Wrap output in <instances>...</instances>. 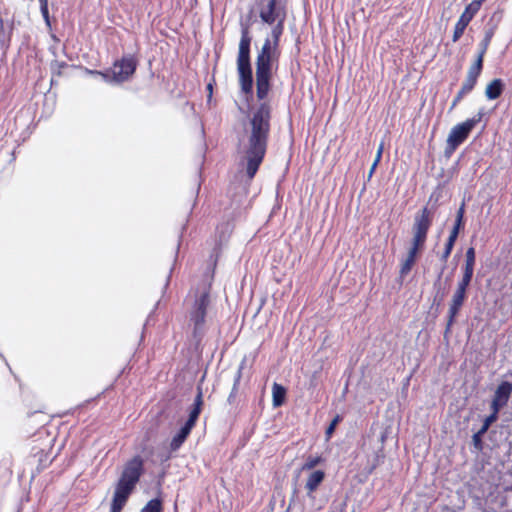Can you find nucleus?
I'll return each mask as SVG.
<instances>
[{"instance_id": "f257e3e1", "label": "nucleus", "mask_w": 512, "mask_h": 512, "mask_svg": "<svg viewBox=\"0 0 512 512\" xmlns=\"http://www.w3.org/2000/svg\"><path fill=\"white\" fill-rule=\"evenodd\" d=\"M213 279L214 269L207 279L193 290V301L188 309L189 343L196 352L202 350V342L207 331L206 324L208 310L211 306Z\"/></svg>"}, {"instance_id": "f03ea898", "label": "nucleus", "mask_w": 512, "mask_h": 512, "mask_svg": "<svg viewBox=\"0 0 512 512\" xmlns=\"http://www.w3.org/2000/svg\"><path fill=\"white\" fill-rule=\"evenodd\" d=\"M284 15L278 18L271 35L273 41L266 39L256 57V96L258 100L266 99L271 90L273 62H277L280 37L284 32Z\"/></svg>"}, {"instance_id": "7ed1b4c3", "label": "nucleus", "mask_w": 512, "mask_h": 512, "mask_svg": "<svg viewBox=\"0 0 512 512\" xmlns=\"http://www.w3.org/2000/svg\"><path fill=\"white\" fill-rule=\"evenodd\" d=\"M433 215L427 206L423 207L415 216L412 226V241L407 255L400 263L399 276L405 278L417 262L419 254L425 247L428 232L432 226Z\"/></svg>"}, {"instance_id": "20e7f679", "label": "nucleus", "mask_w": 512, "mask_h": 512, "mask_svg": "<svg viewBox=\"0 0 512 512\" xmlns=\"http://www.w3.org/2000/svg\"><path fill=\"white\" fill-rule=\"evenodd\" d=\"M251 37L248 28H243L239 42L237 56V71L239 75V85L245 95H251L253 92V74L250 61Z\"/></svg>"}, {"instance_id": "39448f33", "label": "nucleus", "mask_w": 512, "mask_h": 512, "mask_svg": "<svg viewBox=\"0 0 512 512\" xmlns=\"http://www.w3.org/2000/svg\"><path fill=\"white\" fill-rule=\"evenodd\" d=\"M268 148V141L245 137L242 147V163L247 177L252 180L264 161Z\"/></svg>"}, {"instance_id": "423d86ee", "label": "nucleus", "mask_w": 512, "mask_h": 512, "mask_svg": "<svg viewBox=\"0 0 512 512\" xmlns=\"http://www.w3.org/2000/svg\"><path fill=\"white\" fill-rule=\"evenodd\" d=\"M268 148V141L245 137L242 147V163L247 177L252 180L264 161Z\"/></svg>"}, {"instance_id": "0eeeda50", "label": "nucleus", "mask_w": 512, "mask_h": 512, "mask_svg": "<svg viewBox=\"0 0 512 512\" xmlns=\"http://www.w3.org/2000/svg\"><path fill=\"white\" fill-rule=\"evenodd\" d=\"M261 101L249 119L248 127L245 130V137H253L269 142L272 107L265 99Z\"/></svg>"}, {"instance_id": "6e6552de", "label": "nucleus", "mask_w": 512, "mask_h": 512, "mask_svg": "<svg viewBox=\"0 0 512 512\" xmlns=\"http://www.w3.org/2000/svg\"><path fill=\"white\" fill-rule=\"evenodd\" d=\"M204 404L202 389L198 388V393L194 399V403L189 412V417L185 424L180 428V430L173 436L170 441L169 447L171 451H177L183 443L186 441L188 436L190 435L192 429L195 427L196 422L199 418V415L202 411V407Z\"/></svg>"}, {"instance_id": "1a4fd4ad", "label": "nucleus", "mask_w": 512, "mask_h": 512, "mask_svg": "<svg viewBox=\"0 0 512 512\" xmlns=\"http://www.w3.org/2000/svg\"><path fill=\"white\" fill-rule=\"evenodd\" d=\"M481 117L482 115L478 114L477 116L469 118L464 122L455 125L451 129L446 141V156L452 155L456 149L467 140L471 131L480 122Z\"/></svg>"}, {"instance_id": "9d476101", "label": "nucleus", "mask_w": 512, "mask_h": 512, "mask_svg": "<svg viewBox=\"0 0 512 512\" xmlns=\"http://www.w3.org/2000/svg\"><path fill=\"white\" fill-rule=\"evenodd\" d=\"M144 471L143 458L140 455H135L125 463L116 485L133 491Z\"/></svg>"}, {"instance_id": "9b49d317", "label": "nucleus", "mask_w": 512, "mask_h": 512, "mask_svg": "<svg viewBox=\"0 0 512 512\" xmlns=\"http://www.w3.org/2000/svg\"><path fill=\"white\" fill-rule=\"evenodd\" d=\"M482 70L483 65L480 64V61H474V63L469 67L466 78L452 101L450 111L455 109L461 100L475 88Z\"/></svg>"}, {"instance_id": "f8f14e48", "label": "nucleus", "mask_w": 512, "mask_h": 512, "mask_svg": "<svg viewBox=\"0 0 512 512\" xmlns=\"http://www.w3.org/2000/svg\"><path fill=\"white\" fill-rule=\"evenodd\" d=\"M138 61L135 56H123L120 60L114 62L113 78L117 82L127 81L136 71Z\"/></svg>"}, {"instance_id": "ddd939ff", "label": "nucleus", "mask_w": 512, "mask_h": 512, "mask_svg": "<svg viewBox=\"0 0 512 512\" xmlns=\"http://www.w3.org/2000/svg\"><path fill=\"white\" fill-rule=\"evenodd\" d=\"M282 15L286 17V9L282 0H267V4L263 5L259 11L261 20L269 25L275 23Z\"/></svg>"}, {"instance_id": "4468645a", "label": "nucleus", "mask_w": 512, "mask_h": 512, "mask_svg": "<svg viewBox=\"0 0 512 512\" xmlns=\"http://www.w3.org/2000/svg\"><path fill=\"white\" fill-rule=\"evenodd\" d=\"M467 298V291L456 288L452 299L449 303L448 319L445 329V333L450 332L452 325L455 322L457 315L459 314L465 300Z\"/></svg>"}, {"instance_id": "2eb2a0df", "label": "nucleus", "mask_w": 512, "mask_h": 512, "mask_svg": "<svg viewBox=\"0 0 512 512\" xmlns=\"http://www.w3.org/2000/svg\"><path fill=\"white\" fill-rule=\"evenodd\" d=\"M133 491L124 487L116 485L110 512H121L126 505L129 496Z\"/></svg>"}, {"instance_id": "dca6fc26", "label": "nucleus", "mask_w": 512, "mask_h": 512, "mask_svg": "<svg viewBox=\"0 0 512 512\" xmlns=\"http://www.w3.org/2000/svg\"><path fill=\"white\" fill-rule=\"evenodd\" d=\"M504 83L502 79L496 78L489 82L485 88V96L488 100L498 99L504 91Z\"/></svg>"}, {"instance_id": "f3484780", "label": "nucleus", "mask_w": 512, "mask_h": 512, "mask_svg": "<svg viewBox=\"0 0 512 512\" xmlns=\"http://www.w3.org/2000/svg\"><path fill=\"white\" fill-rule=\"evenodd\" d=\"M325 479V472L323 470H314L312 473L309 474L306 483H305V489L307 490V493L310 495L314 493L320 484Z\"/></svg>"}, {"instance_id": "a211bd4d", "label": "nucleus", "mask_w": 512, "mask_h": 512, "mask_svg": "<svg viewBox=\"0 0 512 512\" xmlns=\"http://www.w3.org/2000/svg\"><path fill=\"white\" fill-rule=\"evenodd\" d=\"M511 394H512V383L508 382V381H503L498 385L493 398L497 401L502 402V404L507 405Z\"/></svg>"}, {"instance_id": "6ab92c4d", "label": "nucleus", "mask_w": 512, "mask_h": 512, "mask_svg": "<svg viewBox=\"0 0 512 512\" xmlns=\"http://www.w3.org/2000/svg\"><path fill=\"white\" fill-rule=\"evenodd\" d=\"M481 4H479V1L473 0L471 3H469L463 13L460 15L459 19H461L463 22L469 23L472 21V19L475 17V15L479 12L481 8Z\"/></svg>"}, {"instance_id": "aec40b11", "label": "nucleus", "mask_w": 512, "mask_h": 512, "mask_svg": "<svg viewBox=\"0 0 512 512\" xmlns=\"http://www.w3.org/2000/svg\"><path fill=\"white\" fill-rule=\"evenodd\" d=\"M286 389L281 384L274 383L272 386V402L274 407H280L284 404Z\"/></svg>"}, {"instance_id": "412c9836", "label": "nucleus", "mask_w": 512, "mask_h": 512, "mask_svg": "<svg viewBox=\"0 0 512 512\" xmlns=\"http://www.w3.org/2000/svg\"><path fill=\"white\" fill-rule=\"evenodd\" d=\"M492 37H493V32L490 31V32H487L485 37L483 38V40L481 41L480 43V50L478 52V55H477V58L475 61H480V64L483 65V62H484V56L489 48V45L491 43V40H492Z\"/></svg>"}, {"instance_id": "4be33fe9", "label": "nucleus", "mask_w": 512, "mask_h": 512, "mask_svg": "<svg viewBox=\"0 0 512 512\" xmlns=\"http://www.w3.org/2000/svg\"><path fill=\"white\" fill-rule=\"evenodd\" d=\"M325 459L321 455H309L303 465L301 466V471H309L314 469L319 464L323 463Z\"/></svg>"}, {"instance_id": "5701e85b", "label": "nucleus", "mask_w": 512, "mask_h": 512, "mask_svg": "<svg viewBox=\"0 0 512 512\" xmlns=\"http://www.w3.org/2000/svg\"><path fill=\"white\" fill-rule=\"evenodd\" d=\"M140 512H163L161 499L154 498L149 500Z\"/></svg>"}, {"instance_id": "b1692460", "label": "nucleus", "mask_w": 512, "mask_h": 512, "mask_svg": "<svg viewBox=\"0 0 512 512\" xmlns=\"http://www.w3.org/2000/svg\"><path fill=\"white\" fill-rule=\"evenodd\" d=\"M473 273L474 271L473 270H468V269H463V275H462V278L461 280L458 282L457 284V287L456 288H459V289H462V290H465L467 291L468 290V287L471 283V280L473 278Z\"/></svg>"}, {"instance_id": "393cba45", "label": "nucleus", "mask_w": 512, "mask_h": 512, "mask_svg": "<svg viewBox=\"0 0 512 512\" xmlns=\"http://www.w3.org/2000/svg\"><path fill=\"white\" fill-rule=\"evenodd\" d=\"M476 253L474 247H469L465 254V264L463 269L473 270L475 266Z\"/></svg>"}, {"instance_id": "a878e982", "label": "nucleus", "mask_w": 512, "mask_h": 512, "mask_svg": "<svg viewBox=\"0 0 512 512\" xmlns=\"http://www.w3.org/2000/svg\"><path fill=\"white\" fill-rule=\"evenodd\" d=\"M467 26H468L467 23L463 22L461 19H458V21L455 24L453 35H452L453 42H457L462 37Z\"/></svg>"}, {"instance_id": "bb28decb", "label": "nucleus", "mask_w": 512, "mask_h": 512, "mask_svg": "<svg viewBox=\"0 0 512 512\" xmlns=\"http://www.w3.org/2000/svg\"><path fill=\"white\" fill-rule=\"evenodd\" d=\"M68 67V64L64 61H54L51 64V70L54 76L61 77L63 70Z\"/></svg>"}, {"instance_id": "cd10ccee", "label": "nucleus", "mask_w": 512, "mask_h": 512, "mask_svg": "<svg viewBox=\"0 0 512 512\" xmlns=\"http://www.w3.org/2000/svg\"><path fill=\"white\" fill-rule=\"evenodd\" d=\"M341 421H342V417H341L340 415H338V414H337V415L334 417V419L331 421V423L329 424V426L327 427V429H326V431H325V436H326V439H327V440H329V439L332 437V435H333V433H334V431H335L336 426H337V425H338V423H339V422H341Z\"/></svg>"}, {"instance_id": "c85d7f7f", "label": "nucleus", "mask_w": 512, "mask_h": 512, "mask_svg": "<svg viewBox=\"0 0 512 512\" xmlns=\"http://www.w3.org/2000/svg\"><path fill=\"white\" fill-rule=\"evenodd\" d=\"M498 416L495 415V413H491L489 416H487L483 422V425L480 429V433H486V431L489 429L492 423H494L497 420Z\"/></svg>"}, {"instance_id": "c756f323", "label": "nucleus", "mask_w": 512, "mask_h": 512, "mask_svg": "<svg viewBox=\"0 0 512 512\" xmlns=\"http://www.w3.org/2000/svg\"><path fill=\"white\" fill-rule=\"evenodd\" d=\"M464 214H465V203L463 202L456 213V219H455L454 224L464 227Z\"/></svg>"}, {"instance_id": "7c9ffc66", "label": "nucleus", "mask_w": 512, "mask_h": 512, "mask_svg": "<svg viewBox=\"0 0 512 512\" xmlns=\"http://www.w3.org/2000/svg\"><path fill=\"white\" fill-rule=\"evenodd\" d=\"M40 3V11L41 14L48 26H50V16H49V9H48V1H42Z\"/></svg>"}, {"instance_id": "2f4dec72", "label": "nucleus", "mask_w": 512, "mask_h": 512, "mask_svg": "<svg viewBox=\"0 0 512 512\" xmlns=\"http://www.w3.org/2000/svg\"><path fill=\"white\" fill-rule=\"evenodd\" d=\"M453 247L454 245L453 244H449V243H445V247H444V250L442 252V255H441V260L443 262H446L447 259L449 258V256L451 255V252L453 250Z\"/></svg>"}, {"instance_id": "473e14b6", "label": "nucleus", "mask_w": 512, "mask_h": 512, "mask_svg": "<svg viewBox=\"0 0 512 512\" xmlns=\"http://www.w3.org/2000/svg\"><path fill=\"white\" fill-rule=\"evenodd\" d=\"M504 406H506V405H505V404H502V402L497 401V400H495L494 398L492 399V402H491V410H492V413H495V415H496V416H498L499 411H500Z\"/></svg>"}, {"instance_id": "72a5a7b5", "label": "nucleus", "mask_w": 512, "mask_h": 512, "mask_svg": "<svg viewBox=\"0 0 512 512\" xmlns=\"http://www.w3.org/2000/svg\"><path fill=\"white\" fill-rule=\"evenodd\" d=\"M484 433H480V430L475 433L473 435V443H474V446L478 449H481L482 448V440H481V437Z\"/></svg>"}, {"instance_id": "f704fd0d", "label": "nucleus", "mask_w": 512, "mask_h": 512, "mask_svg": "<svg viewBox=\"0 0 512 512\" xmlns=\"http://www.w3.org/2000/svg\"><path fill=\"white\" fill-rule=\"evenodd\" d=\"M383 150H384V143L381 142L377 149V153H376L374 162L379 163L381 161Z\"/></svg>"}, {"instance_id": "c9c22d12", "label": "nucleus", "mask_w": 512, "mask_h": 512, "mask_svg": "<svg viewBox=\"0 0 512 512\" xmlns=\"http://www.w3.org/2000/svg\"><path fill=\"white\" fill-rule=\"evenodd\" d=\"M458 235L459 234L457 232L451 230L450 234H449V237H448L446 242L449 243V244L455 245V242H456V240L458 238Z\"/></svg>"}, {"instance_id": "e433bc0d", "label": "nucleus", "mask_w": 512, "mask_h": 512, "mask_svg": "<svg viewBox=\"0 0 512 512\" xmlns=\"http://www.w3.org/2000/svg\"><path fill=\"white\" fill-rule=\"evenodd\" d=\"M458 235L459 234L457 232L451 230L450 234H449V237H448L446 242L449 243V244L455 245V242H456V240L458 238Z\"/></svg>"}, {"instance_id": "4c0bfd02", "label": "nucleus", "mask_w": 512, "mask_h": 512, "mask_svg": "<svg viewBox=\"0 0 512 512\" xmlns=\"http://www.w3.org/2000/svg\"><path fill=\"white\" fill-rule=\"evenodd\" d=\"M440 197H441V192L434 191L430 195L429 201H434L435 203H437Z\"/></svg>"}, {"instance_id": "58836bf2", "label": "nucleus", "mask_w": 512, "mask_h": 512, "mask_svg": "<svg viewBox=\"0 0 512 512\" xmlns=\"http://www.w3.org/2000/svg\"><path fill=\"white\" fill-rule=\"evenodd\" d=\"M379 464H380V456L377 455L376 458H375V461H374L373 465L370 467L368 473H372L377 468V466Z\"/></svg>"}, {"instance_id": "ea45409f", "label": "nucleus", "mask_w": 512, "mask_h": 512, "mask_svg": "<svg viewBox=\"0 0 512 512\" xmlns=\"http://www.w3.org/2000/svg\"><path fill=\"white\" fill-rule=\"evenodd\" d=\"M379 163H376V162H373L371 168H370V171H369V174H368V179H370L372 177V175L374 174L375 170H376V167L378 166Z\"/></svg>"}, {"instance_id": "a19ab883", "label": "nucleus", "mask_w": 512, "mask_h": 512, "mask_svg": "<svg viewBox=\"0 0 512 512\" xmlns=\"http://www.w3.org/2000/svg\"><path fill=\"white\" fill-rule=\"evenodd\" d=\"M50 462L51 460L48 459V453H45V461L44 463H40L41 469L45 468Z\"/></svg>"}, {"instance_id": "79ce46f5", "label": "nucleus", "mask_w": 512, "mask_h": 512, "mask_svg": "<svg viewBox=\"0 0 512 512\" xmlns=\"http://www.w3.org/2000/svg\"><path fill=\"white\" fill-rule=\"evenodd\" d=\"M207 90H208V97L211 98L212 97V92H213V82H209L207 84Z\"/></svg>"}, {"instance_id": "37998d69", "label": "nucleus", "mask_w": 512, "mask_h": 512, "mask_svg": "<svg viewBox=\"0 0 512 512\" xmlns=\"http://www.w3.org/2000/svg\"><path fill=\"white\" fill-rule=\"evenodd\" d=\"M44 407H38L34 412L32 413H29L28 416L31 417L37 413H44V410H43Z\"/></svg>"}, {"instance_id": "c03bdc74", "label": "nucleus", "mask_w": 512, "mask_h": 512, "mask_svg": "<svg viewBox=\"0 0 512 512\" xmlns=\"http://www.w3.org/2000/svg\"><path fill=\"white\" fill-rule=\"evenodd\" d=\"M464 227L462 226H458L456 224H454L453 228H452V231H455L459 234L460 230L463 229Z\"/></svg>"}, {"instance_id": "a18cd8bd", "label": "nucleus", "mask_w": 512, "mask_h": 512, "mask_svg": "<svg viewBox=\"0 0 512 512\" xmlns=\"http://www.w3.org/2000/svg\"><path fill=\"white\" fill-rule=\"evenodd\" d=\"M43 455L45 456L44 452H43V451H41V454H40V457H39V461H40V463H42V462H44V461H45V460H44V457H42Z\"/></svg>"}]
</instances>
